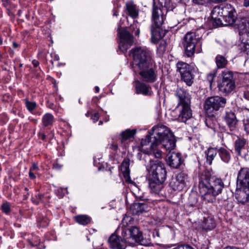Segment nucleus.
I'll list each match as a JSON object with an SVG mask.
<instances>
[{
  "mask_svg": "<svg viewBox=\"0 0 249 249\" xmlns=\"http://www.w3.org/2000/svg\"><path fill=\"white\" fill-rule=\"evenodd\" d=\"M134 64L139 69V74L142 81L153 83L158 77L157 66L152 57L151 52L142 47H136L130 51Z\"/></svg>",
  "mask_w": 249,
  "mask_h": 249,
  "instance_id": "obj_1",
  "label": "nucleus"
},
{
  "mask_svg": "<svg viewBox=\"0 0 249 249\" xmlns=\"http://www.w3.org/2000/svg\"><path fill=\"white\" fill-rule=\"evenodd\" d=\"M173 133L165 125L158 124L154 126L149 134L141 141L140 150L154 155L156 158L161 157V151L158 148L160 142Z\"/></svg>",
  "mask_w": 249,
  "mask_h": 249,
  "instance_id": "obj_2",
  "label": "nucleus"
},
{
  "mask_svg": "<svg viewBox=\"0 0 249 249\" xmlns=\"http://www.w3.org/2000/svg\"><path fill=\"white\" fill-rule=\"evenodd\" d=\"M224 184L220 178L211 177L208 171H203L199 178L198 188L204 199L208 203H213L216 196L221 193Z\"/></svg>",
  "mask_w": 249,
  "mask_h": 249,
  "instance_id": "obj_3",
  "label": "nucleus"
},
{
  "mask_svg": "<svg viewBox=\"0 0 249 249\" xmlns=\"http://www.w3.org/2000/svg\"><path fill=\"white\" fill-rule=\"evenodd\" d=\"M110 248L113 249H125L127 245L133 246L136 243L145 245L142 239V233L135 227L121 229V237L112 234L108 239Z\"/></svg>",
  "mask_w": 249,
  "mask_h": 249,
  "instance_id": "obj_4",
  "label": "nucleus"
},
{
  "mask_svg": "<svg viewBox=\"0 0 249 249\" xmlns=\"http://www.w3.org/2000/svg\"><path fill=\"white\" fill-rule=\"evenodd\" d=\"M159 1L161 7L154 4L152 15L151 41L154 43H156L163 36V31L161 28L165 18L163 11H166L165 7L169 4L170 0H159Z\"/></svg>",
  "mask_w": 249,
  "mask_h": 249,
  "instance_id": "obj_5",
  "label": "nucleus"
},
{
  "mask_svg": "<svg viewBox=\"0 0 249 249\" xmlns=\"http://www.w3.org/2000/svg\"><path fill=\"white\" fill-rule=\"evenodd\" d=\"M151 157L155 156L144 152H141L137 155V158L140 160H142L146 167L149 168V178L164 181L167 174L164 164L158 160H153Z\"/></svg>",
  "mask_w": 249,
  "mask_h": 249,
  "instance_id": "obj_6",
  "label": "nucleus"
},
{
  "mask_svg": "<svg viewBox=\"0 0 249 249\" xmlns=\"http://www.w3.org/2000/svg\"><path fill=\"white\" fill-rule=\"evenodd\" d=\"M212 17L218 20L220 24L231 25L237 19V13L230 4H224L214 7L211 13Z\"/></svg>",
  "mask_w": 249,
  "mask_h": 249,
  "instance_id": "obj_7",
  "label": "nucleus"
},
{
  "mask_svg": "<svg viewBox=\"0 0 249 249\" xmlns=\"http://www.w3.org/2000/svg\"><path fill=\"white\" fill-rule=\"evenodd\" d=\"M237 185L239 190L236 191V198L239 203L245 204L249 201V168H244L239 171Z\"/></svg>",
  "mask_w": 249,
  "mask_h": 249,
  "instance_id": "obj_8",
  "label": "nucleus"
},
{
  "mask_svg": "<svg viewBox=\"0 0 249 249\" xmlns=\"http://www.w3.org/2000/svg\"><path fill=\"white\" fill-rule=\"evenodd\" d=\"M226 103L227 100L223 97L219 96L210 97L205 101L204 109L209 117H214L218 111L224 108Z\"/></svg>",
  "mask_w": 249,
  "mask_h": 249,
  "instance_id": "obj_9",
  "label": "nucleus"
},
{
  "mask_svg": "<svg viewBox=\"0 0 249 249\" xmlns=\"http://www.w3.org/2000/svg\"><path fill=\"white\" fill-rule=\"evenodd\" d=\"M239 35L242 37L241 47H244L243 51L249 50V15L240 18L237 24Z\"/></svg>",
  "mask_w": 249,
  "mask_h": 249,
  "instance_id": "obj_10",
  "label": "nucleus"
},
{
  "mask_svg": "<svg viewBox=\"0 0 249 249\" xmlns=\"http://www.w3.org/2000/svg\"><path fill=\"white\" fill-rule=\"evenodd\" d=\"M199 41L200 37L195 32H189L185 35L183 45L187 57H192L194 55L196 47Z\"/></svg>",
  "mask_w": 249,
  "mask_h": 249,
  "instance_id": "obj_11",
  "label": "nucleus"
},
{
  "mask_svg": "<svg viewBox=\"0 0 249 249\" xmlns=\"http://www.w3.org/2000/svg\"><path fill=\"white\" fill-rule=\"evenodd\" d=\"M120 42L119 48L120 51L125 53L130 46L133 43V36L127 30L126 28H124L118 31Z\"/></svg>",
  "mask_w": 249,
  "mask_h": 249,
  "instance_id": "obj_12",
  "label": "nucleus"
},
{
  "mask_svg": "<svg viewBox=\"0 0 249 249\" xmlns=\"http://www.w3.org/2000/svg\"><path fill=\"white\" fill-rule=\"evenodd\" d=\"M178 71L179 72L181 79L186 84L190 86L193 81V76L191 73V69L189 65L183 62H178L177 64Z\"/></svg>",
  "mask_w": 249,
  "mask_h": 249,
  "instance_id": "obj_13",
  "label": "nucleus"
},
{
  "mask_svg": "<svg viewBox=\"0 0 249 249\" xmlns=\"http://www.w3.org/2000/svg\"><path fill=\"white\" fill-rule=\"evenodd\" d=\"M188 178L186 174L181 172L171 179L169 186L174 191H182L186 186Z\"/></svg>",
  "mask_w": 249,
  "mask_h": 249,
  "instance_id": "obj_14",
  "label": "nucleus"
},
{
  "mask_svg": "<svg viewBox=\"0 0 249 249\" xmlns=\"http://www.w3.org/2000/svg\"><path fill=\"white\" fill-rule=\"evenodd\" d=\"M135 82V88L136 93L138 94H142L144 96H150L152 94L151 86L146 82L136 80Z\"/></svg>",
  "mask_w": 249,
  "mask_h": 249,
  "instance_id": "obj_15",
  "label": "nucleus"
},
{
  "mask_svg": "<svg viewBox=\"0 0 249 249\" xmlns=\"http://www.w3.org/2000/svg\"><path fill=\"white\" fill-rule=\"evenodd\" d=\"M167 161L170 166L178 168L182 163L183 160L180 153L173 152L168 154Z\"/></svg>",
  "mask_w": 249,
  "mask_h": 249,
  "instance_id": "obj_16",
  "label": "nucleus"
},
{
  "mask_svg": "<svg viewBox=\"0 0 249 249\" xmlns=\"http://www.w3.org/2000/svg\"><path fill=\"white\" fill-rule=\"evenodd\" d=\"M235 151L242 157H246L248 152V146L244 139H238L234 142Z\"/></svg>",
  "mask_w": 249,
  "mask_h": 249,
  "instance_id": "obj_17",
  "label": "nucleus"
},
{
  "mask_svg": "<svg viewBox=\"0 0 249 249\" xmlns=\"http://www.w3.org/2000/svg\"><path fill=\"white\" fill-rule=\"evenodd\" d=\"M176 95L178 99V106L189 105L191 104V97L189 94L183 89H178Z\"/></svg>",
  "mask_w": 249,
  "mask_h": 249,
  "instance_id": "obj_18",
  "label": "nucleus"
},
{
  "mask_svg": "<svg viewBox=\"0 0 249 249\" xmlns=\"http://www.w3.org/2000/svg\"><path fill=\"white\" fill-rule=\"evenodd\" d=\"M181 108L177 120L180 122H186L192 116V110L190 108V104L181 106Z\"/></svg>",
  "mask_w": 249,
  "mask_h": 249,
  "instance_id": "obj_19",
  "label": "nucleus"
},
{
  "mask_svg": "<svg viewBox=\"0 0 249 249\" xmlns=\"http://www.w3.org/2000/svg\"><path fill=\"white\" fill-rule=\"evenodd\" d=\"M164 182V181L149 178V186L151 192L155 194H160L163 189Z\"/></svg>",
  "mask_w": 249,
  "mask_h": 249,
  "instance_id": "obj_20",
  "label": "nucleus"
},
{
  "mask_svg": "<svg viewBox=\"0 0 249 249\" xmlns=\"http://www.w3.org/2000/svg\"><path fill=\"white\" fill-rule=\"evenodd\" d=\"M218 87L221 92L228 94L231 92L235 89V81H220Z\"/></svg>",
  "mask_w": 249,
  "mask_h": 249,
  "instance_id": "obj_21",
  "label": "nucleus"
},
{
  "mask_svg": "<svg viewBox=\"0 0 249 249\" xmlns=\"http://www.w3.org/2000/svg\"><path fill=\"white\" fill-rule=\"evenodd\" d=\"M164 148L166 150H171L174 149L176 146V140L173 134H169V136L162 139L160 142Z\"/></svg>",
  "mask_w": 249,
  "mask_h": 249,
  "instance_id": "obj_22",
  "label": "nucleus"
},
{
  "mask_svg": "<svg viewBox=\"0 0 249 249\" xmlns=\"http://www.w3.org/2000/svg\"><path fill=\"white\" fill-rule=\"evenodd\" d=\"M224 120L230 128L234 127L237 122L234 113L231 110L226 111Z\"/></svg>",
  "mask_w": 249,
  "mask_h": 249,
  "instance_id": "obj_23",
  "label": "nucleus"
},
{
  "mask_svg": "<svg viewBox=\"0 0 249 249\" xmlns=\"http://www.w3.org/2000/svg\"><path fill=\"white\" fill-rule=\"evenodd\" d=\"M129 164V160L126 159L122 162L121 165V171L126 181H129L130 180Z\"/></svg>",
  "mask_w": 249,
  "mask_h": 249,
  "instance_id": "obj_24",
  "label": "nucleus"
},
{
  "mask_svg": "<svg viewBox=\"0 0 249 249\" xmlns=\"http://www.w3.org/2000/svg\"><path fill=\"white\" fill-rule=\"evenodd\" d=\"M125 10L126 14L133 18L138 16L139 11L136 6L131 2L126 3Z\"/></svg>",
  "mask_w": 249,
  "mask_h": 249,
  "instance_id": "obj_25",
  "label": "nucleus"
},
{
  "mask_svg": "<svg viewBox=\"0 0 249 249\" xmlns=\"http://www.w3.org/2000/svg\"><path fill=\"white\" fill-rule=\"evenodd\" d=\"M216 226L213 219L210 217L204 218L202 224V228L206 231L213 229Z\"/></svg>",
  "mask_w": 249,
  "mask_h": 249,
  "instance_id": "obj_26",
  "label": "nucleus"
},
{
  "mask_svg": "<svg viewBox=\"0 0 249 249\" xmlns=\"http://www.w3.org/2000/svg\"><path fill=\"white\" fill-rule=\"evenodd\" d=\"M218 154L221 159L225 162L228 163L231 159L230 152L224 147H221L218 150Z\"/></svg>",
  "mask_w": 249,
  "mask_h": 249,
  "instance_id": "obj_27",
  "label": "nucleus"
},
{
  "mask_svg": "<svg viewBox=\"0 0 249 249\" xmlns=\"http://www.w3.org/2000/svg\"><path fill=\"white\" fill-rule=\"evenodd\" d=\"M218 151L216 149L210 148L205 152L206 155V163L209 165H211L212 161L216 156Z\"/></svg>",
  "mask_w": 249,
  "mask_h": 249,
  "instance_id": "obj_28",
  "label": "nucleus"
},
{
  "mask_svg": "<svg viewBox=\"0 0 249 249\" xmlns=\"http://www.w3.org/2000/svg\"><path fill=\"white\" fill-rule=\"evenodd\" d=\"M221 75L222 77L221 81H235L233 72L228 69L223 70Z\"/></svg>",
  "mask_w": 249,
  "mask_h": 249,
  "instance_id": "obj_29",
  "label": "nucleus"
},
{
  "mask_svg": "<svg viewBox=\"0 0 249 249\" xmlns=\"http://www.w3.org/2000/svg\"><path fill=\"white\" fill-rule=\"evenodd\" d=\"M54 118L53 116L49 113H46L43 115L42 119L43 125L45 127L52 125L54 122Z\"/></svg>",
  "mask_w": 249,
  "mask_h": 249,
  "instance_id": "obj_30",
  "label": "nucleus"
},
{
  "mask_svg": "<svg viewBox=\"0 0 249 249\" xmlns=\"http://www.w3.org/2000/svg\"><path fill=\"white\" fill-rule=\"evenodd\" d=\"M215 63L218 69H222L227 65L228 60L223 55H218L215 57Z\"/></svg>",
  "mask_w": 249,
  "mask_h": 249,
  "instance_id": "obj_31",
  "label": "nucleus"
},
{
  "mask_svg": "<svg viewBox=\"0 0 249 249\" xmlns=\"http://www.w3.org/2000/svg\"><path fill=\"white\" fill-rule=\"evenodd\" d=\"M75 220L79 224L86 225L91 221V218L87 215H78L74 217Z\"/></svg>",
  "mask_w": 249,
  "mask_h": 249,
  "instance_id": "obj_32",
  "label": "nucleus"
},
{
  "mask_svg": "<svg viewBox=\"0 0 249 249\" xmlns=\"http://www.w3.org/2000/svg\"><path fill=\"white\" fill-rule=\"evenodd\" d=\"M136 133L135 130L127 129L122 133V139L121 142L122 144L124 143V142L127 140L132 138Z\"/></svg>",
  "mask_w": 249,
  "mask_h": 249,
  "instance_id": "obj_33",
  "label": "nucleus"
},
{
  "mask_svg": "<svg viewBox=\"0 0 249 249\" xmlns=\"http://www.w3.org/2000/svg\"><path fill=\"white\" fill-rule=\"evenodd\" d=\"M129 31L134 33L135 36H138L140 34V30L138 26V22H134V23L129 27Z\"/></svg>",
  "mask_w": 249,
  "mask_h": 249,
  "instance_id": "obj_34",
  "label": "nucleus"
},
{
  "mask_svg": "<svg viewBox=\"0 0 249 249\" xmlns=\"http://www.w3.org/2000/svg\"><path fill=\"white\" fill-rule=\"evenodd\" d=\"M25 103L27 109L31 112H32L36 107V102L29 101L27 99L25 100Z\"/></svg>",
  "mask_w": 249,
  "mask_h": 249,
  "instance_id": "obj_35",
  "label": "nucleus"
},
{
  "mask_svg": "<svg viewBox=\"0 0 249 249\" xmlns=\"http://www.w3.org/2000/svg\"><path fill=\"white\" fill-rule=\"evenodd\" d=\"M216 71H213L208 73L207 75V79L209 83L210 87L212 88V84L214 80V78L216 76Z\"/></svg>",
  "mask_w": 249,
  "mask_h": 249,
  "instance_id": "obj_36",
  "label": "nucleus"
},
{
  "mask_svg": "<svg viewBox=\"0 0 249 249\" xmlns=\"http://www.w3.org/2000/svg\"><path fill=\"white\" fill-rule=\"evenodd\" d=\"M1 208L2 212L5 213H9L11 210L10 205L8 202L3 203L1 206Z\"/></svg>",
  "mask_w": 249,
  "mask_h": 249,
  "instance_id": "obj_37",
  "label": "nucleus"
},
{
  "mask_svg": "<svg viewBox=\"0 0 249 249\" xmlns=\"http://www.w3.org/2000/svg\"><path fill=\"white\" fill-rule=\"evenodd\" d=\"M211 1H213V0H193V2L195 4L197 5H205Z\"/></svg>",
  "mask_w": 249,
  "mask_h": 249,
  "instance_id": "obj_38",
  "label": "nucleus"
},
{
  "mask_svg": "<svg viewBox=\"0 0 249 249\" xmlns=\"http://www.w3.org/2000/svg\"><path fill=\"white\" fill-rule=\"evenodd\" d=\"M172 249H195L192 246L189 245H178Z\"/></svg>",
  "mask_w": 249,
  "mask_h": 249,
  "instance_id": "obj_39",
  "label": "nucleus"
},
{
  "mask_svg": "<svg viewBox=\"0 0 249 249\" xmlns=\"http://www.w3.org/2000/svg\"><path fill=\"white\" fill-rule=\"evenodd\" d=\"M134 207L138 209V211L142 212L144 211L146 205L143 203H139L135 205Z\"/></svg>",
  "mask_w": 249,
  "mask_h": 249,
  "instance_id": "obj_40",
  "label": "nucleus"
},
{
  "mask_svg": "<svg viewBox=\"0 0 249 249\" xmlns=\"http://www.w3.org/2000/svg\"><path fill=\"white\" fill-rule=\"evenodd\" d=\"M36 198L37 199V201L34 200V198H32V201L34 203L38 204L39 201H41L42 200V198L43 197V195L42 194H38L35 196Z\"/></svg>",
  "mask_w": 249,
  "mask_h": 249,
  "instance_id": "obj_41",
  "label": "nucleus"
},
{
  "mask_svg": "<svg viewBox=\"0 0 249 249\" xmlns=\"http://www.w3.org/2000/svg\"><path fill=\"white\" fill-rule=\"evenodd\" d=\"M99 116H100V115H99V113H95L92 116L91 119L93 120V121L94 122V123L96 122L98 120V119L99 118Z\"/></svg>",
  "mask_w": 249,
  "mask_h": 249,
  "instance_id": "obj_42",
  "label": "nucleus"
},
{
  "mask_svg": "<svg viewBox=\"0 0 249 249\" xmlns=\"http://www.w3.org/2000/svg\"><path fill=\"white\" fill-rule=\"evenodd\" d=\"M30 170L37 173V171L38 170V167L36 163H34Z\"/></svg>",
  "mask_w": 249,
  "mask_h": 249,
  "instance_id": "obj_43",
  "label": "nucleus"
},
{
  "mask_svg": "<svg viewBox=\"0 0 249 249\" xmlns=\"http://www.w3.org/2000/svg\"><path fill=\"white\" fill-rule=\"evenodd\" d=\"M36 172H34L32 170H30L29 173V176L30 178L31 179H35L36 178L35 174H36Z\"/></svg>",
  "mask_w": 249,
  "mask_h": 249,
  "instance_id": "obj_44",
  "label": "nucleus"
},
{
  "mask_svg": "<svg viewBox=\"0 0 249 249\" xmlns=\"http://www.w3.org/2000/svg\"><path fill=\"white\" fill-rule=\"evenodd\" d=\"M109 148L113 150V151H116L117 150V149L118 148V146L117 144L112 143V144L109 145Z\"/></svg>",
  "mask_w": 249,
  "mask_h": 249,
  "instance_id": "obj_45",
  "label": "nucleus"
},
{
  "mask_svg": "<svg viewBox=\"0 0 249 249\" xmlns=\"http://www.w3.org/2000/svg\"><path fill=\"white\" fill-rule=\"evenodd\" d=\"M243 97L244 99L249 100V92L245 91L243 93Z\"/></svg>",
  "mask_w": 249,
  "mask_h": 249,
  "instance_id": "obj_46",
  "label": "nucleus"
},
{
  "mask_svg": "<svg viewBox=\"0 0 249 249\" xmlns=\"http://www.w3.org/2000/svg\"><path fill=\"white\" fill-rule=\"evenodd\" d=\"M39 137L42 140H44L46 139V135L43 133L39 132L38 133Z\"/></svg>",
  "mask_w": 249,
  "mask_h": 249,
  "instance_id": "obj_47",
  "label": "nucleus"
},
{
  "mask_svg": "<svg viewBox=\"0 0 249 249\" xmlns=\"http://www.w3.org/2000/svg\"><path fill=\"white\" fill-rule=\"evenodd\" d=\"M245 130L249 133V121L245 124Z\"/></svg>",
  "mask_w": 249,
  "mask_h": 249,
  "instance_id": "obj_48",
  "label": "nucleus"
},
{
  "mask_svg": "<svg viewBox=\"0 0 249 249\" xmlns=\"http://www.w3.org/2000/svg\"><path fill=\"white\" fill-rule=\"evenodd\" d=\"M3 2V5L5 7H7L10 3V0H1Z\"/></svg>",
  "mask_w": 249,
  "mask_h": 249,
  "instance_id": "obj_49",
  "label": "nucleus"
},
{
  "mask_svg": "<svg viewBox=\"0 0 249 249\" xmlns=\"http://www.w3.org/2000/svg\"><path fill=\"white\" fill-rule=\"evenodd\" d=\"M32 64L35 67H37L39 65V62L36 60H33L32 61Z\"/></svg>",
  "mask_w": 249,
  "mask_h": 249,
  "instance_id": "obj_50",
  "label": "nucleus"
},
{
  "mask_svg": "<svg viewBox=\"0 0 249 249\" xmlns=\"http://www.w3.org/2000/svg\"><path fill=\"white\" fill-rule=\"evenodd\" d=\"M243 5L246 7L249 6V0H244Z\"/></svg>",
  "mask_w": 249,
  "mask_h": 249,
  "instance_id": "obj_51",
  "label": "nucleus"
},
{
  "mask_svg": "<svg viewBox=\"0 0 249 249\" xmlns=\"http://www.w3.org/2000/svg\"><path fill=\"white\" fill-rule=\"evenodd\" d=\"M153 236L154 237H155L156 236L158 237H160V233H159V231H155L154 232H153Z\"/></svg>",
  "mask_w": 249,
  "mask_h": 249,
  "instance_id": "obj_52",
  "label": "nucleus"
},
{
  "mask_svg": "<svg viewBox=\"0 0 249 249\" xmlns=\"http://www.w3.org/2000/svg\"><path fill=\"white\" fill-rule=\"evenodd\" d=\"M61 166L60 165H58L57 163H56L54 165V167L56 169H59L61 168Z\"/></svg>",
  "mask_w": 249,
  "mask_h": 249,
  "instance_id": "obj_53",
  "label": "nucleus"
},
{
  "mask_svg": "<svg viewBox=\"0 0 249 249\" xmlns=\"http://www.w3.org/2000/svg\"><path fill=\"white\" fill-rule=\"evenodd\" d=\"M224 249H238L236 247H226Z\"/></svg>",
  "mask_w": 249,
  "mask_h": 249,
  "instance_id": "obj_54",
  "label": "nucleus"
},
{
  "mask_svg": "<svg viewBox=\"0 0 249 249\" xmlns=\"http://www.w3.org/2000/svg\"><path fill=\"white\" fill-rule=\"evenodd\" d=\"M113 11H114V12H113V16H117L118 15V13L117 11L116 10H115Z\"/></svg>",
  "mask_w": 249,
  "mask_h": 249,
  "instance_id": "obj_55",
  "label": "nucleus"
},
{
  "mask_svg": "<svg viewBox=\"0 0 249 249\" xmlns=\"http://www.w3.org/2000/svg\"><path fill=\"white\" fill-rule=\"evenodd\" d=\"M95 91L96 92H99V88L97 86L95 87Z\"/></svg>",
  "mask_w": 249,
  "mask_h": 249,
  "instance_id": "obj_56",
  "label": "nucleus"
},
{
  "mask_svg": "<svg viewBox=\"0 0 249 249\" xmlns=\"http://www.w3.org/2000/svg\"><path fill=\"white\" fill-rule=\"evenodd\" d=\"M13 46H14V48H17L18 47V44H17L15 42H14L13 43Z\"/></svg>",
  "mask_w": 249,
  "mask_h": 249,
  "instance_id": "obj_57",
  "label": "nucleus"
},
{
  "mask_svg": "<svg viewBox=\"0 0 249 249\" xmlns=\"http://www.w3.org/2000/svg\"><path fill=\"white\" fill-rule=\"evenodd\" d=\"M226 0H213V1H217V2H220V1H226Z\"/></svg>",
  "mask_w": 249,
  "mask_h": 249,
  "instance_id": "obj_58",
  "label": "nucleus"
},
{
  "mask_svg": "<svg viewBox=\"0 0 249 249\" xmlns=\"http://www.w3.org/2000/svg\"><path fill=\"white\" fill-rule=\"evenodd\" d=\"M209 121V119H206V124L207 125L208 127H210L212 128L211 126H209L208 125V121Z\"/></svg>",
  "mask_w": 249,
  "mask_h": 249,
  "instance_id": "obj_59",
  "label": "nucleus"
},
{
  "mask_svg": "<svg viewBox=\"0 0 249 249\" xmlns=\"http://www.w3.org/2000/svg\"><path fill=\"white\" fill-rule=\"evenodd\" d=\"M102 124H103V121H99V125H101Z\"/></svg>",
  "mask_w": 249,
  "mask_h": 249,
  "instance_id": "obj_60",
  "label": "nucleus"
},
{
  "mask_svg": "<svg viewBox=\"0 0 249 249\" xmlns=\"http://www.w3.org/2000/svg\"><path fill=\"white\" fill-rule=\"evenodd\" d=\"M139 197H140V199L141 200H143V198H142L143 197L142 196H139Z\"/></svg>",
  "mask_w": 249,
  "mask_h": 249,
  "instance_id": "obj_61",
  "label": "nucleus"
},
{
  "mask_svg": "<svg viewBox=\"0 0 249 249\" xmlns=\"http://www.w3.org/2000/svg\"><path fill=\"white\" fill-rule=\"evenodd\" d=\"M108 120H109V118H108L106 119V122H108Z\"/></svg>",
  "mask_w": 249,
  "mask_h": 249,
  "instance_id": "obj_62",
  "label": "nucleus"
},
{
  "mask_svg": "<svg viewBox=\"0 0 249 249\" xmlns=\"http://www.w3.org/2000/svg\"><path fill=\"white\" fill-rule=\"evenodd\" d=\"M123 146L124 147H126V146L125 143L123 145Z\"/></svg>",
  "mask_w": 249,
  "mask_h": 249,
  "instance_id": "obj_63",
  "label": "nucleus"
},
{
  "mask_svg": "<svg viewBox=\"0 0 249 249\" xmlns=\"http://www.w3.org/2000/svg\"><path fill=\"white\" fill-rule=\"evenodd\" d=\"M89 112H88L86 114V116H89Z\"/></svg>",
  "mask_w": 249,
  "mask_h": 249,
  "instance_id": "obj_64",
  "label": "nucleus"
}]
</instances>
